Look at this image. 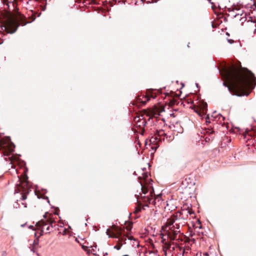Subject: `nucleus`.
Here are the masks:
<instances>
[{
    "instance_id": "obj_1",
    "label": "nucleus",
    "mask_w": 256,
    "mask_h": 256,
    "mask_svg": "<svg viewBox=\"0 0 256 256\" xmlns=\"http://www.w3.org/2000/svg\"><path fill=\"white\" fill-rule=\"evenodd\" d=\"M223 76L226 80L224 86H227L232 94L238 96L248 95L250 90L253 89L256 84L254 74L241 66L232 65L224 68Z\"/></svg>"
},
{
    "instance_id": "obj_2",
    "label": "nucleus",
    "mask_w": 256,
    "mask_h": 256,
    "mask_svg": "<svg viewBox=\"0 0 256 256\" xmlns=\"http://www.w3.org/2000/svg\"><path fill=\"white\" fill-rule=\"evenodd\" d=\"M2 17L0 18L1 29L6 33L12 34L20 24L24 26L28 23L26 17L18 12L16 14L6 12L2 14Z\"/></svg>"
},
{
    "instance_id": "obj_3",
    "label": "nucleus",
    "mask_w": 256,
    "mask_h": 256,
    "mask_svg": "<svg viewBox=\"0 0 256 256\" xmlns=\"http://www.w3.org/2000/svg\"><path fill=\"white\" fill-rule=\"evenodd\" d=\"M18 178V183L16 184L15 191L16 192H22V196L20 201L26 200L27 198V195L29 194L30 189L31 187L28 181V177L26 175H24Z\"/></svg>"
},
{
    "instance_id": "obj_4",
    "label": "nucleus",
    "mask_w": 256,
    "mask_h": 256,
    "mask_svg": "<svg viewBox=\"0 0 256 256\" xmlns=\"http://www.w3.org/2000/svg\"><path fill=\"white\" fill-rule=\"evenodd\" d=\"M14 144L9 138L2 139L0 140V152L4 156H10L14 151Z\"/></svg>"
},
{
    "instance_id": "obj_5",
    "label": "nucleus",
    "mask_w": 256,
    "mask_h": 256,
    "mask_svg": "<svg viewBox=\"0 0 256 256\" xmlns=\"http://www.w3.org/2000/svg\"><path fill=\"white\" fill-rule=\"evenodd\" d=\"M44 217L46 220H41L36 223V226L42 227V230H41L40 235H42V233L44 231V226L48 224L52 225L53 223L56 222L54 218H53V215L52 214H48L46 212Z\"/></svg>"
},
{
    "instance_id": "obj_6",
    "label": "nucleus",
    "mask_w": 256,
    "mask_h": 256,
    "mask_svg": "<svg viewBox=\"0 0 256 256\" xmlns=\"http://www.w3.org/2000/svg\"><path fill=\"white\" fill-rule=\"evenodd\" d=\"M123 232H124V229L116 225H112L110 229H107L106 234L109 238H112L120 236L123 234Z\"/></svg>"
},
{
    "instance_id": "obj_7",
    "label": "nucleus",
    "mask_w": 256,
    "mask_h": 256,
    "mask_svg": "<svg viewBox=\"0 0 256 256\" xmlns=\"http://www.w3.org/2000/svg\"><path fill=\"white\" fill-rule=\"evenodd\" d=\"M207 104L204 101L198 102V106H193V109L194 112L200 117H202L204 116L206 114L207 112Z\"/></svg>"
},
{
    "instance_id": "obj_8",
    "label": "nucleus",
    "mask_w": 256,
    "mask_h": 256,
    "mask_svg": "<svg viewBox=\"0 0 256 256\" xmlns=\"http://www.w3.org/2000/svg\"><path fill=\"white\" fill-rule=\"evenodd\" d=\"M134 120L136 122V127H138L140 130L142 131L141 134H143L144 132V127L146 126V122L143 118H140V116L135 118Z\"/></svg>"
},
{
    "instance_id": "obj_9",
    "label": "nucleus",
    "mask_w": 256,
    "mask_h": 256,
    "mask_svg": "<svg viewBox=\"0 0 256 256\" xmlns=\"http://www.w3.org/2000/svg\"><path fill=\"white\" fill-rule=\"evenodd\" d=\"M180 233V230H174L173 227H170L166 232L168 236L170 238V241L176 240L177 235Z\"/></svg>"
},
{
    "instance_id": "obj_10",
    "label": "nucleus",
    "mask_w": 256,
    "mask_h": 256,
    "mask_svg": "<svg viewBox=\"0 0 256 256\" xmlns=\"http://www.w3.org/2000/svg\"><path fill=\"white\" fill-rule=\"evenodd\" d=\"M180 220L178 218V216L176 215H172L170 218L167 220L166 222V226L171 227L172 226L174 225L176 222L180 221Z\"/></svg>"
},
{
    "instance_id": "obj_11",
    "label": "nucleus",
    "mask_w": 256,
    "mask_h": 256,
    "mask_svg": "<svg viewBox=\"0 0 256 256\" xmlns=\"http://www.w3.org/2000/svg\"><path fill=\"white\" fill-rule=\"evenodd\" d=\"M124 232H123V234H122L120 236H118V238H118V240L116 241L117 243H123L126 244V238H128L129 240H132L133 237L130 236H129L127 234H124Z\"/></svg>"
},
{
    "instance_id": "obj_12",
    "label": "nucleus",
    "mask_w": 256,
    "mask_h": 256,
    "mask_svg": "<svg viewBox=\"0 0 256 256\" xmlns=\"http://www.w3.org/2000/svg\"><path fill=\"white\" fill-rule=\"evenodd\" d=\"M158 136H155L154 137H152L150 141L152 143H154L156 142V140L158 139L160 140L161 136L166 135V134L164 133V131L163 130H160L159 131L157 132Z\"/></svg>"
},
{
    "instance_id": "obj_13",
    "label": "nucleus",
    "mask_w": 256,
    "mask_h": 256,
    "mask_svg": "<svg viewBox=\"0 0 256 256\" xmlns=\"http://www.w3.org/2000/svg\"><path fill=\"white\" fill-rule=\"evenodd\" d=\"M156 97V95L153 92V90H152L150 89L146 90L144 98L146 99L147 101H148L151 98H154Z\"/></svg>"
},
{
    "instance_id": "obj_14",
    "label": "nucleus",
    "mask_w": 256,
    "mask_h": 256,
    "mask_svg": "<svg viewBox=\"0 0 256 256\" xmlns=\"http://www.w3.org/2000/svg\"><path fill=\"white\" fill-rule=\"evenodd\" d=\"M142 112L144 114H146L147 116H154L156 114L154 110L150 109L143 110Z\"/></svg>"
},
{
    "instance_id": "obj_15",
    "label": "nucleus",
    "mask_w": 256,
    "mask_h": 256,
    "mask_svg": "<svg viewBox=\"0 0 256 256\" xmlns=\"http://www.w3.org/2000/svg\"><path fill=\"white\" fill-rule=\"evenodd\" d=\"M143 200L149 204H156L155 200H152V198L149 197H144Z\"/></svg>"
},
{
    "instance_id": "obj_16",
    "label": "nucleus",
    "mask_w": 256,
    "mask_h": 256,
    "mask_svg": "<svg viewBox=\"0 0 256 256\" xmlns=\"http://www.w3.org/2000/svg\"><path fill=\"white\" fill-rule=\"evenodd\" d=\"M206 132L207 133H208V132L210 133V138L206 137V138H205L206 139V142H210L214 138V137L212 136L211 135L213 134L214 132V130H209L208 131H207Z\"/></svg>"
},
{
    "instance_id": "obj_17",
    "label": "nucleus",
    "mask_w": 256,
    "mask_h": 256,
    "mask_svg": "<svg viewBox=\"0 0 256 256\" xmlns=\"http://www.w3.org/2000/svg\"><path fill=\"white\" fill-rule=\"evenodd\" d=\"M143 98H144V96H142V98H140V96H138V102L142 103L141 106H144L146 104V102H148L146 100V99H145L144 100H142Z\"/></svg>"
},
{
    "instance_id": "obj_18",
    "label": "nucleus",
    "mask_w": 256,
    "mask_h": 256,
    "mask_svg": "<svg viewBox=\"0 0 256 256\" xmlns=\"http://www.w3.org/2000/svg\"><path fill=\"white\" fill-rule=\"evenodd\" d=\"M182 220L180 221L176 222L172 227H173V228H174L176 230H178L180 228V224H182V223L180 222Z\"/></svg>"
},
{
    "instance_id": "obj_19",
    "label": "nucleus",
    "mask_w": 256,
    "mask_h": 256,
    "mask_svg": "<svg viewBox=\"0 0 256 256\" xmlns=\"http://www.w3.org/2000/svg\"><path fill=\"white\" fill-rule=\"evenodd\" d=\"M170 106L174 105L175 104H177L178 99L176 98H174V97H172L171 99H170Z\"/></svg>"
},
{
    "instance_id": "obj_20",
    "label": "nucleus",
    "mask_w": 256,
    "mask_h": 256,
    "mask_svg": "<svg viewBox=\"0 0 256 256\" xmlns=\"http://www.w3.org/2000/svg\"><path fill=\"white\" fill-rule=\"evenodd\" d=\"M234 10L238 11L240 10L238 6H232V8H228V11L229 12H234Z\"/></svg>"
},
{
    "instance_id": "obj_21",
    "label": "nucleus",
    "mask_w": 256,
    "mask_h": 256,
    "mask_svg": "<svg viewBox=\"0 0 256 256\" xmlns=\"http://www.w3.org/2000/svg\"><path fill=\"white\" fill-rule=\"evenodd\" d=\"M132 222H129L126 226V228L128 231H130L132 230Z\"/></svg>"
},
{
    "instance_id": "obj_22",
    "label": "nucleus",
    "mask_w": 256,
    "mask_h": 256,
    "mask_svg": "<svg viewBox=\"0 0 256 256\" xmlns=\"http://www.w3.org/2000/svg\"><path fill=\"white\" fill-rule=\"evenodd\" d=\"M140 184L142 186V192L144 194H146L148 192V188L144 186H143L141 182Z\"/></svg>"
},
{
    "instance_id": "obj_23",
    "label": "nucleus",
    "mask_w": 256,
    "mask_h": 256,
    "mask_svg": "<svg viewBox=\"0 0 256 256\" xmlns=\"http://www.w3.org/2000/svg\"><path fill=\"white\" fill-rule=\"evenodd\" d=\"M122 245L123 243H117V244L114 246V248L116 249L117 250H120Z\"/></svg>"
},
{
    "instance_id": "obj_24",
    "label": "nucleus",
    "mask_w": 256,
    "mask_h": 256,
    "mask_svg": "<svg viewBox=\"0 0 256 256\" xmlns=\"http://www.w3.org/2000/svg\"><path fill=\"white\" fill-rule=\"evenodd\" d=\"M164 240H162V242L165 245V248H166L167 249H169L170 248L171 244L168 242H164Z\"/></svg>"
},
{
    "instance_id": "obj_25",
    "label": "nucleus",
    "mask_w": 256,
    "mask_h": 256,
    "mask_svg": "<svg viewBox=\"0 0 256 256\" xmlns=\"http://www.w3.org/2000/svg\"><path fill=\"white\" fill-rule=\"evenodd\" d=\"M148 177V174L144 173L142 174V176H139L138 178L139 180H140L141 178H143L144 180H146L147 178Z\"/></svg>"
},
{
    "instance_id": "obj_26",
    "label": "nucleus",
    "mask_w": 256,
    "mask_h": 256,
    "mask_svg": "<svg viewBox=\"0 0 256 256\" xmlns=\"http://www.w3.org/2000/svg\"><path fill=\"white\" fill-rule=\"evenodd\" d=\"M25 200L20 201L19 200H17L18 202H21L22 204L24 206V208H26V203L24 202Z\"/></svg>"
},
{
    "instance_id": "obj_27",
    "label": "nucleus",
    "mask_w": 256,
    "mask_h": 256,
    "mask_svg": "<svg viewBox=\"0 0 256 256\" xmlns=\"http://www.w3.org/2000/svg\"><path fill=\"white\" fill-rule=\"evenodd\" d=\"M141 210V208L140 206H138V208H136V210H134V212L136 214L140 212Z\"/></svg>"
},
{
    "instance_id": "obj_28",
    "label": "nucleus",
    "mask_w": 256,
    "mask_h": 256,
    "mask_svg": "<svg viewBox=\"0 0 256 256\" xmlns=\"http://www.w3.org/2000/svg\"><path fill=\"white\" fill-rule=\"evenodd\" d=\"M232 15L236 17L239 15L242 16V14H241L240 12H238V13L233 14Z\"/></svg>"
},
{
    "instance_id": "obj_29",
    "label": "nucleus",
    "mask_w": 256,
    "mask_h": 256,
    "mask_svg": "<svg viewBox=\"0 0 256 256\" xmlns=\"http://www.w3.org/2000/svg\"><path fill=\"white\" fill-rule=\"evenodd\" d=\"M31 18L32 21H34L36 19V16L34 14H32Z\"/></svg>"
},
{
    "instance_id": "obj_30",
    "label": "nucleus",
    "mask_w": 256,
    "mask_h": 256,
    "mask_svg": "<svg viewBox=\"0 0 256 256\" xmlns=\"http://www.w3.org/2000/svg\"><path fill=\"white\" fill-rule=\"evenodd\" d=\"M4 170L0 168V177L2 175Z\"/></svg>"
},
{
    "instance_id": "obj_31",
    "label": "nucleus",
    "mask_w": 256,
    "mask_h": 256,
    "mask_svg": "<svg viewBox=\"0 0 256 256\" xmlns=\"http://www.w3.org/2000/svg\"><path fill=\"white\" fill-rule=\"evenodd\" d=\"M49 230H50V226H47V227L46 228V234H47V233H49V232H48V231H49Z\"/></svg>"
},
{
    "instance_id": "obj_32",
    "label": "nucleus",
    "mask_w": 256,
    "mask_h": 256,
    "mask_svg": "<svg viewBox=\"0 0 256 256\" xmlns=\"http://www.w3.org/2000/svg\"><path fill=\"white\" fill-rule=\"evenodd\" d=\"M2 36V34L0 33V44L3 43V40H1V36Z\"/></svg>"
},
{
    "instance_id": "obj_33",
    "label": "nucleus",
    "mask_w": 256,
    "mask_h": 256,
    "mask_svg": "<svg viewBox=\"0 0 256 256\" xmlns=\"http://www.w3.org/2000/svg\"><path fill=\"white\" fill-rule=\"evenodd\" d=\"M7 254V253L6 251H4L2 252V256H6Z\"/></svg>"
},
{
    "instance_id": "obj_34",
    "label": "nucleus",
    "mask_w": 256,
    "mask_h": 256,
    "mask_svg": "<svg viewBox=\"0 0 256 256\" xmlns=\"http://www.w3.org/2000/svg\"><path fill=\"white\" fill-rule=\"evenodd\" d=\"M193 212H193V211H192V209H190V210H188V213H189V214H192Z\"/></svg>"
},
{
    "instance_id": "obj_35",
    "label": "nucleus",
    "mask_w": 256,
    "mask_h": 256,
    "mask_svg": "<svg viewBox=\"0 0 256 256\" xmlns=\"http://www.w3.org/2000/svg\"><path fill=\"white\" fill-rule=\"evenodd\" d=\"M113 1L115 2H120V0H113Z\"/></svg>"
},
{
    "instance_id": "obj_36",
    "label": "nucleus",
    "mask_w": 256,
    "mask_h": 256,
    "mask_svg": "<svg viewBox=\"0 0 256 256\" xmlns=\"http://www.w3.org/2000/svg\"><path fill=\"white\" fill-rule=\"evenodd\" d=\"M204 254L205 256H208V254L206 253V252Z\"/></svg>"
},
{
    "instance_id": "obj_37",
    "label": "nucleus",
    "mask_w": 256,
    "mask_h": 256,
    "mask_svg": "<svg viewBox=\"0 0 256 256\" xmlns=\"http://www.w3.org/2000/svg\"><path fill=\"white\" fill-rule=\"evenodd\" d=\"M190 43H188V46L190 47Z\"/></svg>"
},
{
    "instance_id": "obj_38",
    "label": "nucleus",
    "mask_w": 256,
    "mask_h": 256,
    "mask_svg": "<svg viewBox=\"0 0 256 256\" xmlns=\"http://www.w3.org/2000/svg\"><path fill=\"white\" fill-rule=\"evenodd\" d=\"M190 43H188V46L190 47Z\"/></svg>"
},
{
    "instance_id": "obj_39",
    "label": "nucleus",
    "mask_w": 256,
    "mask_h": 256,
    "mask_svg": "<svg viewBox=\"0 0 256 256\" xmlns=\"http://www.w3.org/2000/svg\"><path fill=\"white\" fill-rule=\"evenodd\" d=\"M148 206V204H146V206Z\"/></svg>"
}]
</instances>
